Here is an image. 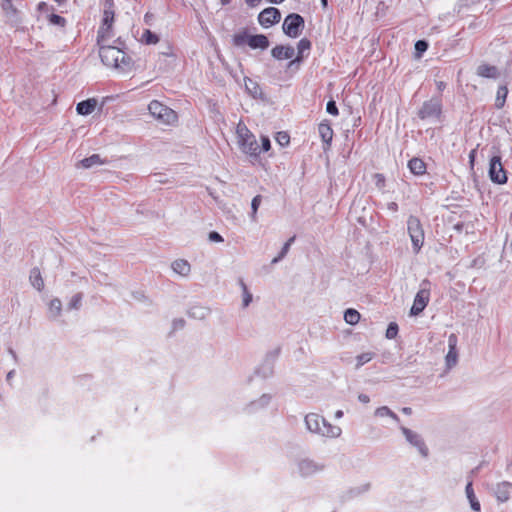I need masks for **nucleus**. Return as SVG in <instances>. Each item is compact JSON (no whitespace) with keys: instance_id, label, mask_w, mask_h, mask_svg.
Instances as JSON below:
<instances>
[{"instance_id":"f257e3e1","label":"nucleus","mask_w":512,"mask_h":512,"mask_svg":"<svg viewBox=\"0 0 512 512\" xmlns=\"http://www.w3.org/2000/svg\"><path fill=\"white\" fill-rule=\"evenodd\" d=\"M99 56L102 63L107 67L119 69L123 72L129 71L132 68V58L115 46L101 45Z\"/></svg>"},{"instance_id":"f03ea898","label":"nucleus","mask_w":512,"mask_h":512,"mask_svg":"<svg viewBox=\"0 0 512 512\" xmlns=\"http://www.w3.org/2000/svg\"><path fill=\"white\" fill-rule=\"evenodd\" d=\"M305 424L310 432L324 437L337 438L341 435V428L327 422L322 416L316 413L307 414Z\"/></svg>"},{"instance_id":"7ed1b4c3","label":"nucleus","mask_w":512,"mask_h":512,"mask_svg":"<svg viewBox=\"0 0 512 512\" xmlns=\"http://www.w3.org/2000/svg\"><path fill=\"white\" fill-rule=\"evenodd\" d=\"M237 142L241 151L247 155L257 157L260 147L255 136L243 122H239L236 128Z\"/></svg>"},{"instance_id":"20e7f679","label":"nucleus","mask_w":512,"mask_h":512,"mask_svg":"<svg viewBox=\"0 0 512 512\" xmlns=\"http://www.w3.org/2000/svg\"><path fill=\"white\" fill-rule=\"evenodd\" d=\"M148 110L156 120L163 124L173 125L178 121L177 113L159 101L153 100L149 104Z\"/></svg>"},{"instance_id":"39448f33","label":"nucleus","mask_w":512,"mask_h":512,"mask_svg":"<svg viewBox=\"0 0 512 512\" xmlns=\"http://www.w3.org/2000/svg\"><path fill=\"white\" fill-rule=\"evenodd\" d=\"M407 231L412 241L413 251L417 254L421 250L425 234L418 217L411 215L407 220Z\"/></svg>"},{"instance_id":"423d86ee","label":"nucleus","mask_w":512,"mask_h":512,"mask_svg":"<svg viewBox=\"0 0 512 512\" xmlns=\"http://www.w3.org/2000/svg\"><path fill=\"white\" fill-rule=\"evenodd\" d=\"M421 120L437 119L442 115V101L440 98H431L425 101L417 112Z\"/></svg>"},{"instance_id":"0eeeda50","label":"nucleus","mask_w":512,"mask_h":512,"mask_svg":"<svg viewBox=\"0 0 512 512\" xmlns=\"http://www.w3.org/2000/svg\"><path fill=\"white\" fill-rule=\"evenodd\" d=\"M304 18L297 13H291L284 19L282 29L283 32L291 38H297L304 29Z\"/></svg>"},{"instance_id":"6e6552de","label":"nucleus","mask_w":512,"mask_h":512,"mask_svg":"<svg viewBox=\"0 0 512 512\" xmlns=\"http://www.w3.org/2000/svg\"><path fill=\"white\" fill-rule=\"evenodd\" d=\"M489 177L492 182L497 184H505L507 182V175L503 168L500 156H493L490 159Z\"/></svg>"},{"instance_id":"1a4fd4ad","label":"nucleus","mask_w":512,"mask_h":512,"mask_svg":"<svg viewBox=\"0 0 512 512\" xmlns=\"http://www.w3.org/2000/svg\"><path fill=\"white\" fill-rule=\"evenodd\" d=\"M113 22H114V10L113 9H104L102 25L98 31V37H97L98 44H101L106 38L110 37V32H111Z\"/></svg>"},{"instance_id":"9d476101","label":"nucleus","mask_w":512,"mask_h":512,"mask_svg":"<svg viewBox=\"0 0 512 512\" xmlns=\"http://www.w3.org/2000/svg\"><path fill=\"white\" fill-rule=\"evenodd\" d=\"M401 431L404 434L406 440L411 445L415 446L423 457L428 456L429 450L419 434L406 427H401Z\"/></svg>"},{"instance_id":"9b49d317","label":"nucleus","mask_w":512,"mask_h":512,"mask_svg":"<svg viewBox=\"0 0 512 512\" xmlns=\"http://www.w3.org/2000/svg\"><path fill=\"white\" fill-rule=\"evenodd\" d=\"M430 298V291L428 288L420 289L415 298L413 305L410 309V314L413 316L419 315L427 306Z\"/></svg>"},{"instance_id":"f8f14e48","label":"nucleus","mask_w":512,"mask_h":512,"mask_svg":"<svg viewBox=\"0 0 512 512\" xmlns=\"http://www.w3.org/2000/svg\"><path fill=\"white\" fill-rule=\"evenodd\" d=\"M281 19V13L277 8L269 7L258 15V21L263 27H270Z\"/></svg>"},{"instance_id":"ddd939ff","label":"nucleus","mask_w":512,"mask_h":512,"mask_svg":"<svg viewBox=\"0 0 512 512\" xmlns=\"http://www.w3.org/2000/svg\"><path fill=\"white\" fill-rule=\"evenodd\" d=\"M512 493V483L508 481L500 482L494 489V494L500 503L507 502Z\"/></svg>"},{"instance_id":"4468645a","label":"nucleus","mask_w":512,"mask_h":512,"mask_svg":"<svg viewBox=\"0 0 512 512\" xmlns=\"http://www.w3.org/2000/svg\"><path fill=\"white\" fill-rule=\"evenodd\" d=\"M448 346L449 351L446 355V364L448 367H452L457 363L458 353H457V336L455 334H450L448 337Z\"/></svg>"},{"instance_id":"2eb2a0df","label":"nucleus","mask_w":512,"mask_h":512,"mask_svg":"<svg viewBox=\"0 0 512 512\" xmlns=\"http://www.w3.org/2000/svg\"><path fill=\"white\" fill-rule=\"evenodd\" d=\"M295 54V50L290 45H277L271 50V55L277 60L291 59Z\"/></svg>"},{"instance_id":"dca6fc26","label":"nucleus","mask_w":512,"mask_h":512,"mask_svg":"<svg viewBox=\"0 0 512 512\" xmlns=\"http://www.w3.org/2000/svg\"><path fill=\"white\" fill-rule=\"evenodd\" d=\"M311 48V42L309 39L307 38H302L298 44H297V50H298V55L295 59L291 60L288 64V68H291L293 65H295L296 63L299 64L302 62V59H303V55L306 51H309Z\"/></svg>"},{"instance_id":"f3484780","label":"nucleus","mask_w":512,"mask_h":512,"mask_svg":"<svg viewBox=\"0 0 512 512\" xmlns=\"http://www.w3.org/2000/svg\"><path fill=\"white\" fill-rule=\"evenodd\" d=\"M318 132L322 141L329 147L333 139V129L328 121H323L318 126Z\"/></svg>"},{"instance_id":"a211bd4d","label":"nucleus","mask_w":512,"mask_h":512,"mask_svg":"<svg viewBox=\"0 0 512 512\" xmlns=\"http://www.w3.org/2000/svg\"><path fill=\"white\" fill-rule=\"evenodd\" d=\"M248 46L252 49L265 50L269 47V40L267 36L263 34L251 35L248 39Z\"/></svg>"},{"instance_id":"6ab92c4d","label":"nucleus","mask_w":512,"mask_h":512,"mask_svg":"<svg viewBox=\"0 0 512 512\" xmlns=\"http://www.w3.org/2000/svg\"><path fill=\"white\" fill-rule=\"evenodd\" d=\"M29 282L39 292L44 289V280L38 267H34L30 270Z\"/></svg>"},{"instance_id":"aec40b11","label":"nucleus","mask_w":512,"mask_h":512,"mask_svg":"<svg viewBox=\"0 0 512 512\" xmlns=\"http://www.w3.org/2000/svg\"><path fill=\"white\" fill-rule=\"evenodd\" d=\"M97 106V100L94 98L87 99L77 104L76 111L80 115L91 114Z\"/></svg>"},{"instance_id":"412c9836","label":"nucleus","mask_w":512,"mask_h":512,"mask_svg":"<svg viewBox=\"0 0 512 512\" xmlns=\"http://www.w3.org/2000/svg\"><path fill=\"white\" fill-rule=\"evenodd\" d=\"M299 471L303 476H310L317 471L321 470V466L317 465L315 462L311 460H302L299 463Z\"/></svg>"},{"instance_id":"4be33fe9","label":"nucleus","mask_w":512,"mask_h":512,"mask_svg":"<svg viewBox=\"0 0 512 512\" xmlns=\"http://www.w3.org/2000/svg\"><path fill=\"white\" fill-rule=\"evenodd\" d=\"M477 75L484 78L495 79L499 76V72L496 66L481 64L477 68Z\"/></svg>"},{"instance_id":"5701e85b","label":"nucleus","mask_w":512,"mask_h":512,"mask_svg":"<svg viewBox=\"0 0 512 512\" xmlns=\"http://www.w3.org/2000/svg\"><path fill=\"white\" fill-rule=\"evenodd\" d=\"M408 167L414 175L420 176L425 174L426 172V164L425 162L420 158H412L408 162Z\"/></svg>"},{"instance_id":"b1692460","label":"nucleus","mask_w":512,"mask_h":512,"mask_svg":"<svg viewBox=\"0 0 512 512\" xmlns=\"http://www.w3.org/2000/svg\"><path fill=\"white\" fill-rule=\"evenodd\" d=\"M172 269L177 274H180L182 276H187L190 273L191 267L188 261L183 259L175 260L172 263Z\"/></svg>"},{"instance_id":"393cba45","label":"nucleus","mask_w":512,"mask_h":512,"mask_svg":"<svg viewBox=\"0 0 512 512\" xmlns=\"http://www.w3.org/2000/svg\"><path fill=\"white\" fill-rule=\"evenodd\" d=\"M465 492H466V495H467V498L469 500L471 508L474 511H480V509H481L480 502L477 500V498H476V496L474 494V490H473V486H472V481H469L467 483L466 488H465Z\"/></svg>"},{"instance_id":"a878e982","label":"nucleus","mask_w":512,"mask_h":512,"mask_svg":"<svg viewBox=\"0 0 512 512\" xmlns=\"http://www.w3.org/2000/svg\"><path fill=\"white\" fill-rule=\"evenodd\" d=\"M104 163H105V161L102 160L100 155H98V154H93V155H91L87 158H84L80 161L81 167L86 168V169L91 168L95 165H102Z\"/></svg>"},{"instance_id":"bb28decb","label":"nucleus","mask_w":512,"mask_h":512,"mask_svg":"<svg viewBox=\"0 0 512 512\" xmlns=\"http://www.w3.org/2000/svg\"><path fill=\"white\" fill-rule=\"evenodd\" d=\"M360 317V313L353 308L347 309L344 313V320L350 325H356L359 322Z\"/></svg>"},{"instance_id":"cd10ccee","label":"nucleus","mask_w":512,"mask_h":512,"mask_svg":"<svg viewBox=\"0 0 512 512\" xmlns=\"http://www.w3.org/2000/svg\"><path fill=\"white\" fill-rule=\"evenodd\" d=\"M250 37L251 35H249L248 32L244 30L233 35L232 43L237 47L244 46L245 44L248 45V39Z\"/></svg>"},{"instance_id":"c85d7f7f","label":"nucleus","mask_w":512,"mask_h":512,"mask_svg":"<svg viewBox=\"0 0 512 512\" xmlns=\"http://www.w3.org/2000/svg\"><path fill=\"white\" fill-rule=\"evenodd\" d=\"M508 95V89L506 86H500L497 90V95L495 99L496 108L500 109L505 105L506 98Z\"/></svg>"},{"instance_id":"c756f323","label":"nucleus","mask_w":512,"mask_h":512,"mask_svg":"<svg viewBox=\"0 0 512 512\" xmlns=\"http://www.w3.org/2000/svg\"><path fill=\"white\" fill-rule=\"evenodd\" d=\"M62 312V302L59 298H54L49 302V313L53 318L59 317Z\"/></svg>"},{"instance_id":"7c9ffc66","label":"nucleus","mask_w":512,"mask_h":512,"mask_svg":"<svg viewBox=\"0 0 512 512\" xmlns=\"http://www.w3.org/2000/svg\"><path fill=\"white\" fill-rule=\"evenodd\" d=\"M244 84H245V88L248 91V93L251 94L253 97H256L258 94L261 93L260 86L258 85V83H256L252 79L245 77Z\"/></svg>"},{"instance_id":"2f4dec72","label":"nucleus","mask_w":512,"mask_h":512,"mask_svg":"<svg viewBox=\"0 0 512 512\" xmlns=\"http://www.w3.org/2000/svg\"><path fill=\"white\" fill-rule=\"evenodd\" d=\"M295 239H296V236H292L285 242L279 255L277 257L273 258V260L271 261L272 264L278 263L287 255V253L289 252L290 246L295 241Z\"/></svg>"},{"instance_id":"473e14b6","label":"nucleus","mask_w":512,"mask_h":512,"mask_svg":"<svg viewBox=\"0 0 512 512\" xmlns=\"http://www.w3.org/2000/svg\"><path fill=\"white\" fill-rule=\"evenodd\" d=\"M375 415L378 417L389 416L396 422L400 421L399 417L387 406H382V407L377 408L375 411Z\"/></svg>"},{"instance_id":"72a5a7b5","label":"nucleus","mask_w":512,"mask_h":512,"mask_svg":"<svg viewBox=\"0 0 512 512\" xmlns=\"http://www.w3.org/2000/svg\"><path fill=\"white\" fill-rule=\"evenodd\" d=\"M141 41L148 45L156 44L159 42V37L149 29H146L141 36Z\"/></svg>"},{"instance_id":"f704fd0d","label":"nucleus","mask_w":512,"mask_h":512,"mask_svg":"<svg viewBox=\"0 0 512 512\" xmlns=\"http://www.w3.org/2000/svg\"><path fill=\"white\" fill-rule=\"evenodd\" d=\"M374 357H375V353H373V352H365V353L359 354L356 357V360H357L356 367L359 368V367L363 366L364 364L370 362Z\"/></svg>"},{"instance_id":"c9c22d12","label":"nucleus","mask_w":512,"mask_h":512,"mask_svg":"<svg viewBox=\"0 0 512 512\" xmlns=\"http://www.w3.org/2000/svg\"><path fill=\"white\" fill-rule=\"evenodd\" d=\"M47 19L51 25H56V26H60V27H64L67 23V21L64 17L54 14V13L49 14L47 16Z\"/></svg>"},{"instance_id":"e433bc0d","label":"nucleus","mask_w":512,"mask_h":512,"mask_svg":"<svg viewBox=\"0 0 512 512\" xmlns=\"http://www.w3.org/2000/svg\"><path fill=\"white\" fill-rule=\"evenodd\" d=\"M239 284L243 292V307H247L252 301V294L248 291V288L242 279L239 280Z\"/></svg>"},{"instance_id":"4c0bfd02","label":"nucleus","mask_w":512,"mask_h":512,"mask_svg":"<svg viewBox=\"0 0 512 512\" xmlns=\"http://www.w3.org/2000/svg\"><path fill=\"white\" fill-rule=\"evenodd\" d=\"M261 202H262V196L261 195H256L252 199V202H251V209H252L251 218H252L253 221L256 220V214H257V211H258V208H259Z\"/></svg>"},{"instance_id":"58836bf2","label":"nucleus","mask_w":512,"mask_h":512,"mask_svg":"<svg viewBox=\"0 0 512 512\" xmlns=\"http://www.w3.org/2000/svg\"><path fill=\"white\" fill-rule=\"evenodd\" d=\"M83 295L82 293H76L68 304L69 309H79L81 306Z\"/></svg>"},{"instance_id":"ea45409f","label":"nucleus","mask_w":512,"mask_h":512,"mask_svg":"<svg viewBox=\"0 0 512 512\" xmlns=\"http://www.w3.org/2000/svg\"><path fill=\"white\" fill-rule=\"evenodd\" d=\"M276 141L283 147L287 146L290 142V136L287 132H278L276 135Z\"/></svg>"},{"instance_id":"a19ab883","label":"nucleus","mask_w":512,"mask_h":512,"mask_svg":"<svg viewBox=\"0 0 512 512\" xmlns=\"http://www.w3.org/2000/svg\"><path fill=\"white\" fill-rule=\"evenodd\" d=\"M398 334V325L395 322H391L386 330V337L393 339Z\"/></svg>"},{"instance_id":"79ce46f5","label":"nucleus","mask_w":512,"mask_h":512,"mask_svg":"<svg viewBox=\"0 0 512 512\" xmlns=\"http://www.w3.org/2000/svg\"><path fill=\"white\" fill-rule=\"evenodd\" d=\"M326 110L329 114L337 116L338 115V108L336 106L335 101L331 100L327 103Z\"/></svg>"},{"instance_id":"37998d69","label":"nucleus","mask_w":512,"mask_h":512,"mask_svg":"<svg viewBox=\"0 0 512 512\" xmlns=\"http://www.w3.org/2000/svg\"><path fill=\"white\" fill-rule=\"evenodd\" d=\"M428 48V44L424 40H419L415 43V49L417 52L422 53L425 52Z\"/></svg>"},{"instance_id":"c03bdc74","label":"nucleus","mask_w":512,"mask_h":512,"mask_svg":"<svg viewBox=\"0 0 512 512\" xmlns=\"http://www.w3.org/2000/svg\"><path fill=\"white\" fill-rule=\"evenodd\" d=\"M208 239L211 242H223V237L216 231H212L208 235Z\"/></svg>"},{"instance_id":"a18cd8bd","label":"nucleus","mask_w":512,"mask_h":512,"mask_svg":"<svg viewBox=\"0 0 512 512\" xmlns=\"http://www.w3.org/2000/svg\"><path fill=\"white\" fill-rule=\"evenodd\" d=\"M261 140H262V150L263 151H268L270 149V147H271L269 138L266 137V136H263L261 138Z\"/></svg>"},{"instance_id":"49530a36","label":"nucleus","mask_w":512,"mask_h":512,"mask_svg":"<svg viewBox=\"0 0 512 512\" xmlns=\"http://www.w3.org/2000/svg\"><path fill=\"white\" fill-rule=\"evenodd\" d=\"M37 10L40 12H48L49 11L48 4L46 2L38 3Z\"/></svg>"},{"instance_id":"de8ad7c7","label":"nucleus","mask_w":512,"mask_h":512,"mask_svg":"<svg viewBox=\"0 0 512 512\" xmlns=\"http://www.w3.org/2000/svg\"><path fill=\"white\" fill-rule=\"evenodd\" d=\"M184 324H185V321L183 319H176L174 320L173 322V328L176 330V329H180V328H183L184 327Z\"/></svg>"},{"instance_id":"09e8293b","label":"nucleus","mask_w":512,"mask_h":512,"mask_svg":"<svg viewBox=\"0 0 512 512\" xmlns=\"http://www.w3.org/2000/svg\"><path fill=\"white\" fill-rule=\"evenodd\" d=\"M475 156H476V149H473L470 151L469 153V162L471 164V166L473 167L474 165V161H475Z\"/></svg>"},{"instance_id":"8fccbe9b","label":"nucleus","mask_w":512,"mask_h":512,"mask_svg":"<svg viewBox=\"0 0 512 512\" xmlns=\"http://www.w3.org/2000/svg\"><path fill=\"white\" fill-rule=\"evenodd\" d=\"M358 399H359V401H360V402H362V403H368V402L370 401L369 396H368V395H366V394H360V395L358 396Z\"/></svg>"},{"instance_id":"3c124183","label":"nucleus","mask_w":512,"mask_h":512,"mask_svg":"<svg viewBox=\"0 0 512 512\" xmlns=\"http://www.w3.org/2000/svg\"><path fill=\"white\" fill-rule=\"evenodd\" d=\"M376 178H377V185L384 186L385 179H384L383 175L376 174Z\"/></svg>"},{"instance_id":"603ef678","label":"nucleus","mask_w":512,"mask_h":512,"mask_svg":"<svg viewBox=\"0 0 512 512\" xmlns=\"http://www.w3.org/2000/svg\"><path fill=\"white\" fill-rule=\"evenodd\" d=\"M113 0H104V9H113Z\"/></svg>"},{"instance_id":"864d4df0","label":"nucleus","mask_w":512,"mask_h":512,"mask_svg":"<svg viewBox=\"0 0 512 512\" xmlns=\"http://www.w3.org/2000/svg\"><path fill=\"white\" fill-rule=\"evenodd\" d=\"M388 209L396 212L398 210V204L396 202H390L388 203Z\"/></svg>"},{"instance_id":"5fc2aeb1","label":"nucleus","mask_w":512,"mask_h":512,"mask_svg":"<svg viewBox=\"0 0 512 512\" xmlns=\"http://www.w3.org/2000/svg\"><path fill=\"white\" fill-rule=\"evenodd\" d=\"M436 86H437L438 91L441 92L446 88V83L443 81H438V82H436Z\"/></svg>"},{"instance_id":"6e6d98bb","label":"nucleus","mask_w":512,"mask_h":512,"mask_svg":"<svg viewBox=\"0 0 512 512\" xmlns=\"http://www.w3.org/2000/svg\"><path fill=\"white\" fill-rule=\"evenodd\" d=\"M245 1L251 7L258 5L261 2V0H245Z\"/></svg>"},{"instance_id":"4d7b16f0","label":"nucleus","mask_w":512,"mask_h":512,"mask_svg":"<svg viewBox=\"0 0 512 512\" xmlns=\"http://www.w3.org/2000/svg\"><path fill=\"white\" fill-rule=\"evenodd\" d=\"M153 19V15L150 14V13H146L145 16H144V20L147 24H150V22L152 21Z\"/></svg>"},{"instance_id":"13d9d810","label":"nucleus","mask_w":512,"mask_h":512,"mask_svg":"<svg viewBox=\"0 0 512 512\" xmlns=\"http://www.w3.org/2000/svg\"><path fill=\"white\" fill-rule=\"evenodd\" d=\"M402 412L406 415H411L412 409L410 407H404V408H402Z\"/></svg>"},{"instance_id":"bf43d9fd","label":"nucleus","mask_w":512,"mask_h":512,"mask_svg":"<svg viewBox=\"0 0 512 512\" xmlns=\"http://www.w3.org/2000/svg\"><path fill=\"white\" fill-rule=\"evenodd\" d=\"M14 374H15L14 370L9 371L6 376L7 381H10L13 378Z\"/></svg>"},{"instance_id":"052dcab7","label":"nucleus","mask_w":512,"mask_h":512,"mask_svg":"<svg viewBox=\"0 0 512 512\" xmlns=\"http://www.w3.org/2000/svg\"><path fill=\"white\" fill-rule=\"evenodd\" d=\"M343 416V412L341 410H338L336 413H335V417L336 418H341Z\"/></svg>"},{"instance_id":"680f3d73","label":"nucleus","mask_w":512,"mask_h":512,"mask_svg":"<svg viewBox=\"0 0 512 512\" xmlns=\"http://www.w3.org/2000/svg\"><path fill=\"white\" fill-rule=\"evenodd\" d=\"M9 353L13 356V358L16 360L17 356L13 349H9Z\"/></svg>"},{"instance_id":"e2e57ef3","label":"nucleus","mask_w":512,"mask_h":512,"mask_svg":"<svg viewBox=\"0 0 512 512\" xmlns=\"http://www.w3.org/2000/svg\"><path fill=\"white\" fill-rule=\"evenodd\" d=\"M322 7L325 9L328 5L327 0H321Z\"/></svg>"},{"instance_id":"0e129e2a","label":"nucleus","mask_w":512,"mask_h":512,"mask_svg":"<svg viewBox=\"0 0 512 512\" xmlns=\"http://www.w3.org/2000/svg\"><path fill=\"white\" fill-rule=\"evenodd\" d=\"M12 6H13V5H12L11 1H9V0H8V1H7V4H6V5H3V8H6V7H12Z\"/></svg>"},{"instance_id":"69168bd1","label":"nucleus","mask_w":512,"mask_h":512,"mask_svg":"<svg viewBox=\"0 0 512 512\" xmlns=\"http://www.w3.org/2000/svg\"><path fill=\"white\" fill-rule=\"evenodd\" d=\"M12 6H13V5H12L11 1H9V0H8V1H7V4H6V5H3V8H6V7H12Z\"/></svg>"},{"instance_id":"338daca9","label":"nucleus","mask_w":512,"mask_h":512,"mask_svg":"<svg viewBox=\"0 0 512 512\" xmlns=\"http://www.w3.org/2000/svg\"><path fill=\"white\" fill-rule=\"evenodd\" d=\"M231 0H221L222 5H227L230 3Z\"/></svg>"},{"instance_id":"774afa93","label":"nucleus","mask_w":512,"mask_h":512,"mask_svg":"<svg viewBox=\"0 0 512 512\" xmlns=\"http://www.w3.org/2000/svg\"><path fill=\"white\" fill-rule=\"evenodd\" d=\"M55 2H57L58 4H62L64 3L66 0H54Z\"/></svg>"}]
</instances>
